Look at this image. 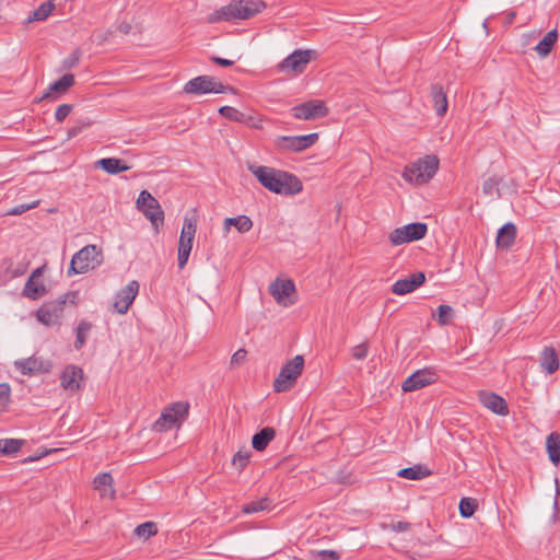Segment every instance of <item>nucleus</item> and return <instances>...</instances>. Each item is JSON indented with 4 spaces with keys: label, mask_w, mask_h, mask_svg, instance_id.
<instances>
[{
    "label": "nucleus",
    "mask_w": 560,
    "mask_h": 560,
    "mask_svg": "<svg viewBox=\"0 0 560 560\" xmlns=\"http://www.w3.org/2000/svg\"><path fill=\"white\" fill-rule=\"evenodd\" d=\"M248 171L257 178L259 184L271 192L293 196L302 191L303 185L292 173L269 166L249 164Z\"/></svg>",
    "instance_id": "1"
},
{
    "label": "nucleus",
    "mask_w": 560,
    "mask_h": 560,
    "mask_svg": "<svg viewBox=\"0 0 560 560\" xmlns=\"http://www.w3.org/2000/svg\"><path fill=\"white\" fill-rule=\"evenodd\" d=\"M266 8L262 0H233L226 5L213 11L207 19L209 23L222 21L247 20L260 13Z\"/></svg>",
    "instance_id": "2"
},
{
    "label": "nucleus",
    "mask_w": 560,
    "mask_h": 560,
    "mask_svg": "<svg viewBox=\"0 0 560 560\" xmlns=\"http://www.w3.org/2000/svg\"><path fill=\"white\" fill-rule=\"evenodd\" d=\"M439 168V159L435 155H425L405 167L402 177L411 184L429 182Z\"/></svg>",
    "instance_id": "3"
},
{
    "label": "nucleus",
    "mask_w": 560,
    "mask_h": 560,
    "mask_svg": "<svg viewBox=\"0 0 560 560\" xmlns=\"http://www.w3.org/2000/svg\"><path fill=\"white\" fill-rule=\"evenodd\" d=\"M101 250L96 245H86L77 252L67 270L68 277L85 273L101 265Z\"/></svg>",
    "instance_id": "4"
},
{
    "label": "nucleus",
    "mask_w": 560,
    "mask_h": 560,
    "mask_svg": "<svg viewBox=\"0 0 560 560\" xmlns=\"http://www.w3.org/2000/svg\"><path fill=\"white\" fill-rule=\"evenodd\" d=\"M189 411V404L185 401H176L164 408L159 419L153 423V431L165 432L179 425L184 421Z\"/></svg>",
    "instance_id": "5"
},
{
    "label": "nucleus",
    "mask_w": 560,
    "mask_h": 560,
    "mask_svg": "<svg viewBox=\"0 0 560 560\" xmlns=\"http://www.w3.org/2000/svg\"><path fill=\"white\" fill-rule=\"evenodd\" d=\"M75 299V292H68L55 301L45 303L36 312V317L38 322L46 326H52L58 324L59 319L63 314V307L67 301L69 300L71 303L74 304Z\"/></svg>",
    "instance_id": "6"
},
{
    "label": "nucleus",
    "mask_w": 560,
    "mask_h": 560,
    "mask_svg": "<svg viewBox=\"0 0 560 560\" xmlns=\"http://www.w3.org/2000/svg\"><path fill=\"white\" fill-rule=\"evenodd\" d=\"M303 366L304 358L302 355H295L283 365L273 382L275 392L281 393L293 387L303 371Z\"/></svg>",
    "instance_id": "7"
},
{
    "label": "nucleus",
    "mask_w": 560,
    "mask_h": 560,
    "mask_svg": "<svg viewBox=\"0 0 560 560\" xmlns=\"http://www.w3.org/2000/svg\"><path fill=\"white\" fill-rule=\"evenodd\" d=\"M196 231L197 217L195 212L192 213L191 217L185 215L178 241V267L180 269H183L188 261Z\"/></svg>",
    "instance_id": "8"
},
{
    "label": "nucleus",
    "mask_w": 560,
    "mask_h": 560,
    "mask_svg": "<svg viewBox=\"0 0 560 560\" xmlns=\"http://www.w3.org/2000/svg\"><path fill=\"white\" fill-rule=\"evenodd\" d=\"M137 208L156 230L163 224L164 211L159 201L148 190H142L139 194Z\"/></svg>",
    "instance_id": "9"
},
{
    "label": "nucleus",
    "mask_w": 560,
    "mask_h": 560,
    "mask_svg": "<svg viewBox=\"0 0 560 560\" xmlns=\"http://www.w3.org/2000/svg\"><path fill=\"white\" fill-rule=\"evenodd\" d=\"M230 90H232V88L220 82H215L214 78L209 75L196 77L184 85V92L194 95L207 93H225Z\"/></svg>",
    "instance_id": "10"
},
{
    "label": "nucleus",
    "mask_w": 560,
    "mask_h": 560,
    "mask_svg": "<svg viewBox=\"0 0 560 560\" xmlns=\"http://www.w3.org/2000/svg\"><path fill=\"white\" fill-rule=\"evenodd\" d=\"M427 231L428 226L425 223H409L393 230L388 238L392 245L399 246L405 243H410L423 238L427 234Z\"/></svg>",
    "instance_id": "11"
},
{
    "label": "nucleus",
    "mask_w": 560,
    "mask_h": 560,
    "mask_svg": "<svg viewBox=\"0 0 560 560\" xmlns=\"http://www.w3.org/2000/svg\"><path fill=\"white\" fill-rule=\"evenodd\" d=\"M312 50L296 49L284 58L278 66L279 70L284 73L300 74L311 61Z\"/></svg>",
    "instance_id": "12"
},
{
    "label": "nucleus",
    "mask_w": 560,
    "mask_h": 560,
    "mask_svg": "<svg viewBox=\"0 0 560 560\" xmlns=\"http://www.w3.org/2000/svg\"><path fill=\"white\" fill-rule=\"evenodd\" d=\"M291 110L294 118L303 120H314L328 114L325 103L319 100L304 102L292 107Z\"/></svg>",
    "instance_id": "13"
},
{
    "label": "nucleus",
    "mask_w": 560,
    "mask_h": 560,
    "mask_svg": "<svg viewBox=\"0 0 560 560\" xmlns=\"http://www.w3.org/2000/svg\"><path fill=\"white\" fill-rule=\"evenodd\" d=\"M269 293L273 296L278 304L283 306L292 305L295 300V285L292 280H275L269 287Z\"/></svg>",
    "instance_id": "14"
},
{
    "label": "nucleus",
    "mask_w": 560,
    "mask_h": 560,
    "mask_svg": "<svg viewBox=\"0 0 560 560\" xmlns=\"http://www.w3.org/2000/svg\"><path fill=\"white\" fill-rule=\"evenodd\" d=\"M139 283L136 280L130 281L125 288L115 295L113 304L114 311L118 314H126L139 293Z\"/></svg>",
    "instance_id": "15"
},
{
    "label": "nucleus",
    "mask_w": 560,
    "mask_h": 560,
    "mask_svg": "<svg viewBox=\"0 0 560 560\" xmlns=\"http://www.w3.org/2000/svg\"><path fill=\"white\" fill-rule=\"evenodd\" d=\"M435 380L436 375L431 369L418 370L404 381L401 388L404 392H415L434 383Z\"/></svg>",
    "instance_id": "16"
},
{
    "label": "nucleus",
    "mask_w": 560,
    "mask_h": 560,
    "mask_svg": "<svg viewBox=\"0 0 560 560\" xmlns=\"http://www.w3.org/2000/svg\"><path fill=\"white\" fill-rule=\"evenodd\" d=\"M424 281L425 275L422 271L413 272L397 280L392 287V292L396 295H405L418 289Z\"/></svg>",
    "instance_id": "17"
},
{
    "label": "nucleus",
    "mask_w": 560,
    "mask_h": 560,
    "mask_svg": "<svg viewBox=\"0 0 560 560\" xmlns=\"http://www.w3.org/2000/svg\"><path fill=\"white\" fill-rule=\"evenodd\" d=\"M477 396H478L479 401L487 409H489L492 412L500 415V416L508 415V412H509L508 405L501 396L497 395L495 393L487 392V390H479Z\"/></svg>",
    "instance_id": "18"
},
{
    "label": "nucleus",
    "mask_w": 560,
    "mask_h": 560,
    "mask_svg": "<svg viewBox=\"0 0 560 560\" xmlns=\"http://www.w3.org/2000/svg\"><path fill=\"white\" fill-rule=\"evenodd\" d=\"M60 380L65 389L75 392L81 387L83 371L78 366L69 365L63 370Z\"/></svg>",
    "instance_id": "19"
},
{
    "label": "nucleus",
    "mask_w": 560,
    "mask_h": 560,
    "mask_svg": "<svg viewBox=\"0 0 560 560\" xmlns=\"http://www.w3.org/2000/svg\"><path fill=\"white\" fill-rule=\"evenodd\" d=\"M540 368L548 374L555 373L559 369V359L557 351L552 347H545L539 357Z\"/></svg>",
    "instance_id": "20"
},
{
    "label": "nucleus",
    "mask_w": 560,
    "mask_h": 560,
    "mask_svg": "<svg viewBox=\"0 0 560 560\" xmlns=\"http://www.w3.org/2000/svg\"><path fill=\"white\" fill-rule=\"evenodd\" d=\"M113 477L108 472L98 474L93 481L95 490H97L103 498H115V490L113 488Z\"/></svg>",
    "instance_id": "21"
},
{
    "label": "nucleus",
    "mask_w": 560,
    "mask_h": 560,
    "mask_svg": "<svg viewBox=\"0 0 560 560\" xmlns=\"http://www.w3.org/2000/svg\"><path fill=\"white\" fill-rule=\"evenodd\" d=\"M431 97L434 104L435 113L438 116L442 117L447 112V97L443 88L440 84H433L431 86Z\"/></svg>",
    "instance_id": "22"
},
{
    "label": "nucleus",
    "mask_w": 560,
    "mask_h": 560,
    "mask_svg": "<svg viewBox=\"0 0 560 560\" xmlns=\"http://www.w3.org/2000/svg\"><path fill=\"white\" fill-rule=\"evenodd\" d=\"M56 4L51 1L43 2L36 10L32 11L27 19L25 20V24L28 25L34 22H43L46 21L51 13L55 11Z\"/></svg>",
    "instance_id": "23"
},
{
    "label": "nucleus",
    "mask_w": 560,
    "mask_h": 560,
    "mask_svg": "<svg viewBox=\"0 0 560 560\" xmlns=\"http://www.w3.org/2000/svg\"><path fill=\"white\" fill-rule=\"evenodd\" d=\"M95 166L113 175L130 170L129 165L125 164L121 160L116 158L101 159L96 161Z\"/></svg>",
    "instance_id": "24"
},
{
    "label": "nucleus",
    "mask_w": 560,
    "mask_h": 560,
    "mask_svg": "<svg viewBox=\"0 0 560 560\" xmlns=\"http://www.w3.org/2000/svg\"><path fill=\"white\" fill-rule=\"evenodd\" d=\"M275 144L279 150L289 152H301L304 150L300 136H280L275 140Z\"/></svg>",
    "instance_id": "25"
},
{
    "label": "nucleus",
    "mask_w": 560,
    "mask_h": 560,
    "mask_svg": "<svg viewBox=\"0 0 560 560\" xmlns=\"http://www.w3.org/2000/svg\"><path fill=\"white\" fill-rule=\"evenodd\" d=\"M276 431L271 427H266L260 430L258 433L254 434L252 440L253 448L256 451H264L268 444L275 439Z\"/></svg>",
    "instance_id": "26"
},
{
    "label": "nucleus",
    "mask_w": 560,
    "mask_h": 560,
    "mask_svg": "<svg viewBox=\"0 0 560 560\" xmlns=\"http://www.w3.org/2000/svg\"><path fill=\"white\" fill-rule=\"evenodd\" d=\"M74 84V75L71 73H67L62 75L59 80L55 81L48 86L47 92L44 94L43 98L49 97L52 93L63 94Z\"/></svg>",
    "instance_id": "27"
},
{
    "label": "nucleus",
    "mask_w": 560,
    "mask_h": 560,
    "mask_svg": "<svg viewBox=\"0 0 560 560\" xmlns=\"http://www.w3.org/2000/svg\"><path fill=\"white\" fill-rule=\"evenodd\" d=\"M516 229L512 223L503 225L497 235V245L499 248H509L515 240Z\"/></svg>",
    "instance_id": "28"
},
{
    "label": "nucleus",
    "mask_w": 560,
    "mask_h": 560,
    "mask_svg": "<svg viewBox=\"0 0 560 560\" xmlns=\"http://www.w3.org/2000/svg\"><path fill=\"white\" fill-rule=\"evenodd\" d=\"M47 293L46 287L40 281L27 279L22 294L23 296L30 299V300H38L40 296L45 295Z\"/></svg>",
    "instance_id": "29"
},
{
    "label": "nucleus",
    "mask_w": 560,
    "mask_h": 560,
    "mask_svg": "<svg viewBox=\"0 0 560 560\" xmlns=\"http://www.w3.org/2000/svg\"><path fill=\"white\" fill-rule=\"evenodd\" d=\"M430 475V469L423 465H415L412 467L402 468L397 472V476L408 480H420Z\"/></svg>",
    "instance_id": "30"
},
{
    "label": "nucleus",
    "mask_w": 560,
    "mask_h": 560,
    "mask_svg": "<svg viewBox=\"0 0 560 560\" xmlns=\"http://www.w3.org/2000/svg\"><path fill=\"white\" fill-rule=\"evenodd\" d=\"M557 39H558L557 30H551L536 45L535 50L541 58L547 57L549 55V52L551 51L552 47L555 46Z\"/></svg>",
    "instance_id": "31"
},
{
    "label": "nucleus",
    "mask_w": 560,
    "mask_h": 560,
    "mask_svg": "<svg viewBox=\"0 0 560 560\" xmlns=\"http://www.w3.org/2000/svg\"><path fill=\"white\" fill-rule=\"evenodd\" d=\"M546 448L549 459L557 465L560 462V435L558 433L552 432L547 436Z\"/></svg>",
    "instance_id": "32"
},
{
    "label": "nucleus",
    "mask_w": 560,
    "mask_h": 560,
    "mask_svg": "<svg viewBox=\"0 0 560 560\" xmlns=\"http://www.w3.org/2000/svg\"><path fill=\"white\" fill-rule=\"evenodd\" d=\"M230 226H234L240 233H246L253 228V221L247 215L226 218L224 220V228L229 231Z\"/></svg>",
    "instance_id": "33"
},
{
    "label": "nucleus",
    "mask_w": 560,
    "mask_h": 560,
    "mask_svg": "<svg viewBox=\"0 0 560 560\" xmlns=\"http://www.w3.org/2000/svg\"><path fill=\"white\" fill-rule=\"evenodd\" d=\"M500 178L492 176L487 178L482 184V192L490 199H497L500 197Z\"/></svg>",
    "instance_id": "34"
},
{
    "label": "nucleus",
    "mask_w": 560,
    "mask_h": 560,
    "mask_svg": "<svg viewBox=\"0 0 560 560\" xmlns=\"http://www.w3.org/2000/svg\"><path fill=\"white\" fill-rule=\"evenodd\" d=\"M270 506H271V501L269 500V498H261L259 500L252 501L247 504H244L242 506V511L246 514H253V513H258L261 511L269 510Z\"/></svg>",
    "instance_id": "35"
},
{
    "label": "nucleus",
    "mask_w": 560,
    "mask_h": 560,
    "mask_svg": "<svg viewBox=\"0 0 560 560\" xmlns=\"http://www.w3.org/2000/svg\"><path fill=\"white\" fill-rule=\"evenodd\" d=\"M22 445V440L2 439L0 440V453L4 455L15 454L21 450Z\"/></svg>",
    "instance_id": "36"
},
{
    "label": "nucleus",
    "mask_w": 560,
    "mask_h": 560,
    "mask_svg": "<svg viewBox=\"0 0 560 560\" xmlns=\"http://www.w3.org/2000/svg\"><path fill=\"white\" fill-rule=\"evenodd\" d=\"M156 533H158V527H156V524L153 522L142 523L135 528V534L138 537L144 538V539H148L151 536H154Z\"/></svg>",
    "instance_id": "37"
},
{
    "label": "nucleus",
    "mask_w": 560,
    "mask_h": 560,
    "mask_svg": "<svg viewBox=\"0 0 560 560\" xmlns=\"http://www.w3.org/2000/svg\"><path fill=\"white\" fill-rule=\"evenodd\" d=\"M219 113L230 119V120H233V121H238V122H245L246 121V115L242 112H240L238 109L232 107V106H222L220 109H219Z\"/></svg>",
    "instance_id": "38"
},
{
    "label": "nucleus",
    "mask_w": 560,
    "mask_h": 560,
    "mask_svg": "<svg viewBox=\"0 0 560 560\" xmlns=\"http://www.w3.org/2000/svg\"><path fill=\"white\" fill-rule=\"evenodd\" d=\"M92 325L85 320H82L79 323L77 327V338H75V348L80 349L84 343L86 339V335L91 330Z\"/></svg>",
    "instance_id": "39"
},
{
    "label": "nucleus",
    "mask_w": 560,
    "mask_h": 560,
    "mask_svg": "<svg viewBox=\"0 0 560 560\" xmlns=\"http://www.w3.org/2000/svg\"><path fill=\"white\" fill-rule=\"evenodd\" d=\"M15 366L23 373V374H33L36 371H38V362L34 358L24 359L21 361L15 362Z\"/></svg>",
    "instance_id": "40"
},
{
    "label": "nucleus",
    "mask_w": 560,
    "mask_h": 560,
    "mask_svg": "<svg viewBox=\"0 0 560 560\" xmlns=\"http://www.w3.org/2000/svg\"><path fill=\"white\" fill-rule=\"evenodd\" d=\"M453 317L454 310L450 305L442 304L438 307V322L440 325H448Z\"/></svg>",
    "instance_id": "41"
},
{
    "label": "nucleus",
    "mask_w": 560,
    "mask_h": 560,
    "mask_svg": "<svg viewBox=\"0 0 560 560\" xmlns=\"http://www.w3.org/2000/svg\"><path fill=\"white\" fill-rule=\"evenodd\" d=\"M476 501L471 498H463L459 502V513L463 517H470L476 511Z\"/></svg>",
    "instance_id": "42"
},
{
    "label": "nucleus",
    "mask_w": 560,
    "mask_h": 560,
    "mask_svg": "<svg viewBox=\"0 0 560 560\" xmlns=\"http://www.w3.org/2000/svg\"><path fill=\"white\" fill-rule=\"evenodd\" d=\"M81 59V51L79 49L73 50L68 57H66L62 61V69L70 70L78 66Z\"/></svg>",
    "instance_id": "43"
},
{
    "label": "nucleus",
    "mask_w": 560,
    "mask_h": 560,
    "mask_svg": "<svg viewBox=\"0 0 560 560\" xmlns=\"http://www.w3.org/2000/svg\"><path fill=\"white\" fill-rule=\"evenodd\" d=\"M249 462L248 452H237L232 458V465L237 469L242 470Z\"/></svg>",
    "instance_id": "44"
},
{
    "label": "nucleus",
    "mask_w": 560,
    "mask_h": 560,
    "mask_svg": "<svg viewBox=\"0 0 560 560\" xmlns=\"http://www.w3.org/2000/svg\"><path fill=\"white\" fill-rule=\"evenodd\" d=\"M368 352H369V343L368 342H362L360 345L354 346L351 349V355L355 360H364L368 357Z\"/></svg>",
    "instance_id": "45"
},
{
    "label": "nucleus",
    "mask_w": 560,
    "mask_h": 560,
    "mask_svg": "<svg viewBox=\"0 0 560 560\" xmlns=\"http://www.w3.org/2000/svg\"><path fill=\"white\" fill-rule=\"evenodd\" d=\"M37 205H38V201H34L33 203H22V205L15 206L12 209H10L7 212V214L8 215H20L31 209L36 208Z\"/></svg>",
    "instance_id": "46"
},
{
    "label": "nucleus",
    "mask_w": 560,
    "mask_h": 560,
    "mask_svg": "<svg viewBox=\"0 0 560 560\" xmlns=\"http://www.w3.org/2000/svg\"><path fill=\"white\" fill-rule=\"evenodd\" d=\"M71 110H72V105L62 104V105L58 106V108L56 109L55 117L58 121H62L69 116Z\"/></svg>",
    "instance_id": "47"
},
{
    "label": "nucleus",
    "mask_w": 560,
    "mask_h": 560,
    "mask_svg": "<svg viewBox=\"0 0 560 560\" xmlns=\"http://www.w3.org/2000/svg\"><path fill=\"white\" fill-rule=\"evenodd\" d=\"M318 139V133H310L305 136H300V141L302 142V147L305 149L312 147Z\"/></svg>",
    "instance_id": "48"
},
{
    "label": "nucleus",
    "mask_w": 560,
    "mask_h": 560,
    "mask_svg": "<svg viewBox=\"0 0 560 560\" xmlns=\"http://www.w3.org/2000/svg\"><path fill=\"white\" fill-rule=\"evenodd\" d=\"M247 355V351L245 349H238L231 358V365L242 364Z\"/></svg>",
    "instance_id": "49"
},
{
    "label": "nucleus",
    "mask_w": 560,
    "mask_h": 560,
    "mask_svg": "<svg viewBox=\"0 0 560 560\" xmlns=\"http://www.w3.org/2000/svg\"><path fill=\"white\" fill-rule=\"evenodd\" d=\"M11 395V388L8 383L0 384V401L3 404L9 402Z\"/></svg>",
    "instance_id": "50"
},
{
    "label": "nucleus",
    "mask_w": 560,
    "mask_h": 560,
    "mask_svg": "<svg viewBox=\"0 0 560 560\" xmlns=\"http://www.w3.org/2000/svg\"><path fill=\"white\" fill-rule=\"evenodd\" d=\"M390 528L397 533L407 532L411 528V524L402 521L394 522L390 524Z\"/></svg>",
    "instance_id": "51"
},
{
    "label": "nucleus",
    "mask_w": 560,
    "mask_h": 560,
    "mask_svg": "<svg viewBox=\"0 0 560 560\" xmlns=\"http://www.w3.org/2000/svg\"><path fill=\"white\" fill-rule=\"evenodd\" d=\"M320 560H338L339 555L334 550H322L318 552Z\"/></svg>",
    "instance_id": "52"
},
{
    "label": "nucleus",
    "mask_w": 560,
    "mask_h": 560,
    "mask_svg": "<svg viewBox=\"0 0 560 560\" xmlns=\"http://www.w3.org/2000/svg\"><path fill=\"white\" fill-rule=\"evenodd\" d=\"M211 61L221 66V67H231L234 65V61L233 60H230V59H225V58H221V57H217V56H212L211 58Z\"/></svg>",
    "instance_id": "53"
},
{
    "label": "nucleus",
    "mask_w": 560,
    "mask_h": 560,
    "mask_svg": "<svg viewBox=\"0 0 560 560\" xmlns=\"http://www.w3.org/2000/svg\"><path fill=\"white\" fill-rule=\"evenodd\" d=\"M516 13L514 11L508 12L504 19V25H511L514 22Z\"/></svg>",
    "instance_id": "54"
},
{
    "label": "nucleus",
    "mask_w": 560,
    "mask_h": 560,
    "mask_svg": "<svg viewBox=\"0 0 560 560\" xmlns=\"http://www.w3.org/2000/svg\"><path fill=\"white\" fill-rule=\"evenodd\" d=\"M43 267H39V268H36L35 270H33V272L31 273V276L28 277V279H32L33 281L36 280L38 281V278L43 275Z\"/></svg>",
    "instance_id": "55"
},
{
    "label": "nucleus",
    "mask_w": 560,
    "mask_h": 560,
    "mask_svg": "<svg viewBox=\"0 0 560 560\" xmlns=\"http://www.w3.org/2000/svg\"><path fill=\"white\" fill-rule=\"evenodd\" d=\"M482 27L485 28L486 33L488 34L489 31H488V20H486L483 23H482Z\"/></svg>",
    "instance_id": "56"
}]
</instances>
